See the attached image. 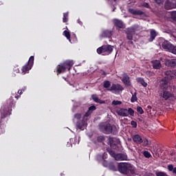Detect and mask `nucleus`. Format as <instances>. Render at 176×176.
<instances>
[{
    "label": "nucleus",
    "instance_id": "57",
    "mask_svg": "<svg viewBox=\"0 0 176 176\" xmlns=\"http://www.w3.org/2000/svg\"><path fill=\"white\" fill-rule=\"evenodd\" d=\"M65 80H67V78L65 77H63Z\"/></svg>",
    "mask_w": 176,
    "mask_h": 176
},
{
    "label": "nucleus",
    "instance_id": "49",
    "mask_svg": "<svg viewBox=\"0 0 176 176\" xmlns=\"http://www.w3.org/2000/svg\"><path fill=\"white\" fill-rule=\"evenodd\" d=\"M157 176H167V175H166L164 173L162 172H158L156 173Z\"/></svg>",
    "mask_w": 176,
    "mask_h": 176
},
{
    "label": "nucleus",
    "instance_id": "19",
    "mask_svg": "<svg viewBox=\"0 0 176 176\" xmlns=\"http://www.w3.org/2000/svg\"><path fill=\"white\" fill-rule=\"evenodd\" d=\"M151 63L153 64V69H160V68H162L160 60H154L151 61Z\"/></svg>",
    "mask_w": 176,
    "mask_h": 176
},
{
    "label": "nucleus",
    "instance_id": "31",
    "mask_svg": "<svg viewBox=\"0 0 176 176\" xmlns=\"http://www.w3.org/2000/svg\"><path fill=\"white\" fill-rule=\"evenodd\" d=\"M109 170H111V171H118V168H116V166L115 164H113V162H110L109 167Z\"/></svg>",
    "mask_w": 176,
    "mask_h": 176
},
{
    "label": "nucleus",
    "instance_id": "54",
    "mask_svg": "<svg viewBox=\"0 0 176 176\" xmlns=\"http://www.w3.org/2000/svg\"><path fill=\"white\" fill-rule=\"evenodd\" d=\"M18 94H20V96H21V94H23V91L19 90L18 91Z\"/></svg>",
    "mask_w": 176,
    "mask_h": 176
},
{
    "label": "nucleus",
    "instance_id": "56",
    "mask_svg": "<svg viewBox=\"0 0 176 176\" xmlns=\"http://www.w3.org/2000/svg\"><path fill=\"white\" fill-rule=\"evenodd\" d=\"M175 9H176V1L175 3Z\"/></svg>",
    "mask_w": 176,
    "mask_h": 176
},
{
    "label": "nucleus",
    "instance_id": "23",
    "mask_svg": "<svg viewBox=\"0 0 176 176\" xmlns=\"http://www.w3.org/2000/svg\"><path fill=\"white\" fill-rule=\"evenodd\" d=\"M166 65L175 68L176 67V59H169L166 60Z\"/></svg>",
    "mask_w": 176,
    "mask_h": 176
},
{
    "label": "nucleus",
    "instance_id": "58",
    "mask_svg": "<svg viewBox=\"0 0 176 176\" xmlns=\"http://www.w3.org/2000/svg\"><path fill=\"white\" fill-rule=\"evenodd\" d=\"M114 2H116V0H113Z\"/></svg>",
    "mask_w": 176,
    "mask_h": 176
},
{
    "label": "nucleus",
    "instance_id": "40",
    "mask_svg": "<svg viewBox=\"0 0 176 176\" xmlns=\"http://www.w3.org/2000/svg\"><path fill=\"white\" fill-rule=\"evenodd\" d=\"M127 112H128V116H129V115H130L131 116H134V110L133 109L129 108L127 110Z\"/></svg>",
    "mask_w": 176,
    "mask_h": 176
},
{
    "label": "nucleus",
    "instance_id": "16",
    "mask_svg": "<svg viewBox=\"0 0 176 176\" xmlns=\"http://www.w3.org/2000/svg\"><path fill=\"white\" fill-rule=\"evenodd\" d=\"M111 36H112V31L108 30H103L100 35V38H111Z\"/></svg>",
    "mask_w": 176,
    "mask_h": 176
},
{
    "label": "nucleus",
    "instance_id": "24",
    "mask_svg": "<svg viewBox=\"0 0 176 176\" xmlns=\"http://www.w3.org/2000/svg\"><path fill=\"white\" fill-rule=\"evenodd\" d=\"M113 23L118 28H124V23H123V21L116 19L113 20Z\"/></svg>",
    "mask_w": 176,
    "mask_h": 176
},
{
    "label": "nucleus",
    "instance_id": "1",
    "mask_svg": "<svg viewBox=\"0 0 176 176\" xmlns=\"http://www.w3.org/2000/svg\"><path fill=\"white\" fill-rule=\"evenodd\" d=\"M19 97L20 96H19L18 95L12 94V96L7 100L5 104L1 107L0 123H2L3 122V119L9 116V115L12 114V108L13 107V105H14L13 98H16V100H18Z\"/></svg>",
    "mask_w": 176,
    "mask_h": 176
},
{
    "label": "nucleus",
    "instance_id": "30",
    "mask_svg": "<svg viewBox=\"0 0 176 176\" xmlns=\"http://www.w3.org/2000/svg\"><path fill=\"white\" fill-rule=\"evenodd\" d=\"M107 152H109V155L112 157H114V159H116V153H115L114 151H113L112 149L111 148H108L107 150Z\"/></svg>",
    "mask_w": 176,
    "mask_h": 176
},
{
    "label": "nucleus",
    "instance_id": "37",
    "mask_svg": "<svg viewBox=\"0 0 176 176\" xmlns=\"http://www.w3.org/2000/svg\"><path fill=\"white\" fill-rule=\"evenodd\" d=\"M145 74L148 78H151V76H153V75H155V73L151 71H146Z\"/></svg>",
    "mask_w": 176,
    "mask_h": 176
},
{
    "label": "nucleus",
    "instance_id": "26",
    "mask_svg": "<svg viewBox=\"0 0 176 176\" xmlns=\"http://www.w3.org/2000/svg\"><path fill=\"white\" fill-rule=\"evenodd\" d=\"M136 82H138V83H140V85H142L143 87H146V86H148V83L145 82V80H144L143 78H141V77L137 78Z\"/></svg>",
    "mask_w": 176,
    "mask_h": 176
},
{
    "label": "nucleus",
    "instance_id": "47",
    "mask_svg": "<svg viewBox=\"0 0 176 176\" xmlns=\"http://www.w3.org/2000/svg\"><path fill=\"white\" fill-rule=\"evenodd\" d=\"M131 124L132 127H133V129H137V122L132 120L131 122Z\"/></svg>",
    "mask_w": 176,
    "mask_h": 176
},
{
    "label": "nucleus",
    "instance_id": "51",
    "mask_svg": "<svg viewBox=\"0 0 176 176\" xmlns=\"http://www.w3.org/2000/svg\"><path fill=\"white\" fill-rule=\"evenodd\" d=\"M102 156L103 157V159L105 160L108 157V154L107 153H104Z\"/></svg>",
    "mask_w": 176,
    "mask_h": 176
},
{
    "label": "nucleus",
    "instance_id": "32",
    "mask_svg": "<svg viewBox=\"0 0 176 176\" xmlns=\"http://www.w3.org/2000/svg\"><path fill=\"white\" fill-rule=\"evenodd\" d=\"M96 141L98 142H104V141H105V136L104 135H99L96 138Z\"/></svg>",
    "mask_w": 176,
    "mask_h": 176
},
{
    "label": "nucleus",
    "instance_id": "33",
    "mask_svg": "<svg viewBox=\"0 0 176 176\" xmlns=\"http://www.w3.org/2000/svg\"><path fill=\"white\" fill-rule=\"evenodd\" d=\"M63 22L68 23V12L63 13Z\"/></svg>",
    "mask_w": 176,
    "mask_h": 176
},
{
    "label": "nucleus",
    "instance_id": "11",
    "mask_svg": "<svg viewBox=\"0 0 176 176\" xmlns=\"http://www.w3.org/2000/svg\"><path fill=\"white\" fill-rule=\"evenodd\" d=\"M124 90V88H123L122 86L120 85V84H115L113 83L111 87L108 89V91H123Z\"/></svg>",
    "mask_w": 176,
    "mask_h": 176
},
{
    "label": "nucleus",
    "instance_id": "25",
    "mask_svg": "<svg viewBox=\"0 0 176 176\" xmlns=\"http://www.w3.org/2000/svg\"><path fill=\"white\" fill-rule=\"evenodd\" d=\"M91 98L95 102H98V104H105V101L98 98V96H97V95H92Z\"/></svg>",
    "mask_w": 176,
    "mask_h": 176
},
{
    "label": "nucleus",
    "instance_id": "12",
    "mask_svg": "<svg viewBox=\"0 0 176 176\" xmlns=\"http://www.w3.org/2000/svg\"><path fill=\"white\" fill-rule=\"evenodd\" d=\"M84 126H87V119L83 118L82 120H78L76 122V127L80 130H83Z\"/></svg>",
    "mask_w": 176,
    "mask_h": 176
},
{
    "label": "nucleus",
    "instance_id": "44",
    "mask_svg": "<svg viewBox=\"0 0 176 176\" xmlns=\"http://www.w3.org/2000/svg\"><path fill=\"white\" fill-rule=\"evenodd\" d=\"M102 166L104 167H109V163L108 162V161L103 160H102Z\"/></svg>",
    "mask_w": 176,
    "mask_h": 176
},
{
    "label": "nucleus",
    "instance_id": "22",
    "mask_svg": "<svg viewBox=\"0 0 176 176\" xmlns=\"http://www.w3.org/2000/svg\"><path fill=\"white\" fill-rule=\"evenodd\" d=\"M133 141L135 142V144H142V138L141 135L136 134L132 137Z\"/></svg>",
    "mask_w": 176,
    "mask_h": 176
},
{
    "label": "nucleus",
    "instance_id": "27",
    "mask_svg": "<svg viewBox=\"0 0 176 176\" xmlns=\"http://www.w3.org/2000/svg\"><path fill=\"white\" fill-rule=\"evenodd\" d=\"M63 35L65 36V38H67V39H68V41H69L71 43H72V41H72L71 39H72V37L71 38V33H69V32L65 30L63 32Z\"/></svg>",
    "mask_w": 176,
    "mask_h": 176
},
{
    "label": "nucleus",
    "instance_id": "28",
    "mask_svg": "<svg viewBox=\"0 0 176 176\" xmlns=\"http://www.w3.org/2000/svg\"><path fill=\"white\" fill-rule=\"evenodd\" d=\"M103 87L104 89H107V91L109 89H111V81L109 80H104L103 82Z\"/></svg>",
    "mask_w": 176,
    "mask_h": 176
},
{
    "label": "nucleus",
    "instance_id": "48",
    "mask_svg": "<svg viewBox=\"0 0 176 176\" xmlns=\"http://www.w3.org/2000/svg\"><path fill=\"white\" fill-rule=\"evenodd\" d=\"M155 3H157V5H162L163 2H164V0H154Z\"/></svg>",
    "mask_w": 176,
    "mask_h": 176
},
{
    "label": "nucleus",
    "instance_id": "8",
    "mask_svg": "<svg viewBox=\"0 0 176 176\" xmlns=\"http://www.w3.org/2000/svg\"><path fill=\"white\" fill-rule=\"evenodd\" d=\"M162 46L166 52H169L170 53H173V54H176V46L173 45L168 41H164Z\"/></svg>",
    "mask_w": 176,
    "mask_h": 176
},
{
    "label": "nucleus",
    "instance_id": "21",
    "mask_svg": "<svg viewBox=\"0 0 176 176\" xmlns=\"http://www.w3.org/2000/svg\"><path fill=\"white\" fill-rule=\"evenodd\" d=\"M157 36V32H156V30L152 29L150 31V38H148V42H153L155 41V38Z\"/></svg>",
    "mask_w": 176,
    "mask_h": 176
},
{
    "label": "nucleus",
    "instance_id": "52",
    "mask_svg": "<svg viewBox=\"0 0 176 176\" xmlns=\"http://www.w3.org/2000/svg\"><path fill=\"white\" fill-rule=\"evenodd\" d=\"M1 134H5V129L2 128L0 129V135H1Z\"/></svg>",
    "mask_w": 176,
    "mask_h": 176
},
{
    "label": "nucleus",
    "instance_id": "10",
    "mask_svg": "<svg viewBox=\"0 0 176 176\" xmlns=\"http://www.w3.org/2000/svg\"><path fill=\"white\" fill-rule=\"evenodd\" d=\"M121 80L124 86H126V87H130V86H131V80L130 79V76L129 74H127V73H124L122 74V78Z\"/></svg>",
    "mask_w": 176,
    "mask_h": 176
},
{
    "label": "nucleus",
    "instance_id": "53",
    "mask_svg": "<svg viewBox=\"0 0 176 176\" xmlns=\"http://www.w3.org/2000/svg\"><path fill=\"white\" fill-rule=\"evenodd\" d=\"M176 78V70H173V78Z\"/></svg>",
    "mask_w": 176,
    "mask_h": 176
},
{
    "label": "nucleus",
    "instance_id": "14",
    "mask_svg": "<svg viewBox=\"0 0 176 176\" xmlns=\"http://www.w3.org/2000/svg\"><path fill=\"white\" fill-rule=\"evenodd\" d=\"M129 12L131 13V14H133V16H144V14H145V13L141 11V10H134L133 8H129Z\"/></svg>",
    "mask_w": 176,
    "mask_h": 176
},
{
    "label": "nucleus",
    "instance_id": "42",
    "mask_svg": "<svg viewBox=\"0 0 176 176\" xmlns=\"http://www.w3.org/2000/svg\"><path fill=\"white\" fill-rule=\"evenodd\" d=\"M112 105H122V101L120 100H113Z\"/></svg>",
    "mask_w": 176,
    "mask_h": 176
},
{
    "label": "nucleus",
    "instance_id": "13",
    "mask_svg": "<svg viewBox=\"0 0 176 176\" xmlns=\"http://www.w3.org/2000/svg\"><path fill=\"white\" fill-rule=\"evenodd\" d=\"M164 74L166 75L165 78L162 79L164 80H171V79H174L173 70H167L164 72Z\"/></svg>",
    "mask_w": 176,
    "mask_h": 176
},
{
    "label": "nucleus",
    "instance_id": "9",
    "mask_svg": "<svg viewBox=\"0 0 176 176\" xmlns=\"http://www.w3.org/2000/svg\"><path fill=\"white\" fill-rule=\"evenodd\" d=\"M32 65H34V56H30L28 63L22 67V75H25V74H28L30 69L32 68Z\"/></svg>",
    "mask_w": 176,
    "mask_h": 176
},
{
    "label": "nucleus",
    "instance_id": "17",
    "mask_svg": "<svg viewBox=\"0 0 176 176\" xmlns=\"http://www.w3.org/2000/svg\"><path fill=\"white\" fill-rule=\"evenodd\" d=\"M117 114L119 116H123L124 118H126L129 116V111H127V109H120L117 111Z\"/></svg>",
    "mask_w": 176,
    "mask_h": 176
},
{
    "label": "nucleus",
    "instance_id": "55",
    "mask_svg": "<svg viewBox=\"0 0 176 176\" xmlns=\"http://www.w3.org/2000/svg\"><path fill=\"white\" fill-rule=\"evenodd\" d=\"M74 41H76V34H74Z\"/></svg>",
    "mask_w": 176,
    "mask_h": 176
},
{
    "label": "nucleus",
    "instance_id": "36",
    "mask_svg": "<svg viewBox=\"0 0 176 176\" xmlns=\"http://www.w3.org/2000/svg\"><path fill=\"white\" fill-rule=\"evenodd\" d=\"M113 142H115L113 138H109L108 142H107L108 145H110L111 146L112 144H114Z\"/></svg>",
    "mask_w": 176,
    "mask_h": 176
},
{
    "label": "nucleus",
    "instance_id": "59",
    "mask_svg": "<svg viewBox=\"0 0 176 176\" xmlns=\"http://www.w3.org/2000/svg\"><path fill=\"white\" fill-rule=\"evenodd\" d=\"M131 43L133 44V41H131Z\"/></svg>",
    "mask_w": 176,
    "mask_h": 176
},
{
    "label": "nucleus",
    "instance_id": "39",
    "mask_svg": "<svg viewBox=\"0 0 176 176\" xmlns=\"http://www.w3.org/2000/svg\"><path fill=\"white\" fill-rule=\"evenodd\" d=\"M142 143H143V146H148L149 145V141H148V139L144 138L142 139Z\"/></svg>",
    "mask_w": 176,
    "mask_h": 176
},
{
    "label": "nucleus",
    "instance_id": "3",
    "mask_svg": "<svg viewBox=\"0 0 176 176\" xmlns=\"http://www.w3.org/2000/svg\"><path fill=\"white\" fill-rule=\"evenodd\" d=\"M118 170L123 175H135V167L129 162L119 163Z\"/></svg>",
    "mask_w": 176,
    "mask_h": 176
},
{
    "label": "nucleus",
    "instance_id": "43",
    "mask_svg": "<svg viewBox=\"0 0 176 176\" xmlns=\"http://www.w3.org/2000/svg\"><path fill=\"white\" fill-rule=\"evenodd\" d=\"M137 112H138V113H140V115H142L144 113V109H142V107L138 106L137 107Z\"/></svg>",
    "mask_w": 176,
    "mask_h": 176
},
{
    "label": "nucleus",
    "instance_id": "41",
    "mask_svg": "<svg viewBox=\"0 0 176 176\" xmlns=\"http://www.w3.org/2000/svg\"><path fill=\"white\" fill-rule=\"evenodd\" d=\"M110 147L112 148V149H115V151H119V146H118V144H113L110 146Z\"/></svg>",
    "mask_w": 176,
    "mask_h": 176
},
{
    "label": "nucleus",
    "instance_id": "35",
    "mask_svg": "<svg viewBox=\"0 0 176 176\" xmlns=\"http://www.w3.org/2000/svg\"><path fill=\"white\" fill-rule=\"evenodd\" d=\"M170 19L174 21H176V11L170 12Z\"/></svg>",
    "mask_w": 176,
    "mask_h": 176
},
{
    "label": "nucleus",
    "instance_id": "34",
    "mask_svg": "<svg viewBox=\"0 0 176 176\" xmlns=\"http://www.w3.org/2000/svg\"><path fill=\"white\" fill-rule=\"evenodd\" d=\"M138 100V98H137V92H135L134 94L132 95V97L131 98V102H135Z\"/></svg>",
    "mask_w": 176,
    "mask_h": 176
},
{
    "label": "nucleus",
    "instance_id": "46",
    "mask_svg": "<svg viewBox=\"0 0 176 176\" xmlns=\"http://www.w3.org/2000/svg\"><path fill=\"white\" fill-rule=\"evenodd\" d=\"M96 159L98 162H101V161H103L104 160V157H102V155H98L97 157H96Z\"/></svg>",
    "mask_w": 176,
    "mask_h": 176
},
{
    "label": "nucleus",
    "instance_id": "50",
    "mask_svg": "<svg viewBox=\"0 0 176 176\" xmlns=\"http://www.w3.org/2000/svg\"><path fill=\"white\" fill-rule=\"evenodd\" d=\"M142 6L143 8H146V9H149V3H143Z\"/></svg>",
    "mask_w": 176,
    "mask_h": 176
},
{
    "label": "nucleus",
    "instance_id": "45",
    "mask_svg": "<svg viewBox=\"0 0 176 176\" xmlns=\"http://www.w3.org/2000/svg\"><path fill=\"white\" fill-rule=\"evenodd\" d=\"M75 119H77V120H80V118H82V114L80 113H76L74 115Z\"/></svg>",
    "mask_w": 176,
    "mask_h": 176
},
{
    "label": "nucleus",
    "instance_id": "6",
    "mask_svg": "<svg viewBox=\"0 0 176 176\" xmlns=\"http://www.w3.org/2000/svg\"><path fill=\"white\" fill-rule=\"evenodd\" d=\"M113 52V46L111 45H104L97 49L98 54L102 56H109Z\"/></svg>",
    "mask_w": 176,
    "mask_h": 176
},
{
    "label": "nucleus",
    "instance_id": "18",
    "mask_svg": "<svg viewBox=\"0 0 176 176\" xmlns=\"http://www.w3.org/2000/svg\"><path fill=\"white\" fill-rule=\"evenodd\" d=\"M96 109H97V107H96V106L89 107V109L87 110V111L84 115V117H83L84 119H86V118H89V116H90V115H91V113H93V111H96Z\"/></svg>",
    "mask_w": 176,
    "mask_h": 176
},
{
    "label": "nucleus",
    "instance_id": "20",
    "mask_svg": "<svg viewBox=\"0 0 176 176\" xmlns=\"http://www.w3.org/2000/svg\"><path fill=\"white\" fill-rule=\"evenodd\" d=\"M116 160H117V161L127 160V154H126V153H117V155L116 157Z\"/></svg>",
    "mask_w": 176,
    "mask_h": 176
},
{
    "label": "nucleus",
    "instance_id": "4",
    "mask_svg": "<svg viewBox=\"0 0 176 176\" xmlns=\"http://www.w3.org/2000/svg\"><path fill=\"white\" fill-rule=\"evenodd\" d=\"M99 130L104 134H113L116 135L118 134V130L116 126L111 125L108 122H102L99 124Z\"/></svg>",
    "mask_w": 176,
    "mask_h": 176
},
{
    "label": "nucleus",
    "instance_id": "38",
    "mask_svg": "<svg viewBox=\"0 0 176 176\" xmlns=\"http://www.w3.org/2000/svg\"><path fill=\"white\" fill-rule=\"evenodd\" d=\"M143 155L144 157H146L147 159H149V157H151V153H149L147 151H144V152L143 153Z\"/></svg>",
    "mask_w": 176,
    "mask_h": 176
},
{
    "label": "nucleus",
    "instance_id": "5",
    "mask_svg": "<svg viewBox=\"0 0 176 176\" xmlns=\"http://www.w3.org/2000/svg\"><path fill=\"white\" fill-rule=\"evenodd\" d=\"M74 66V60H67L63 63L59 64L56 67V74L60 75V74H64L67 71H71V68Z\"/></svg>",
    "mask_w": 176,
    "mask_h": 176
},
{
    "label": "nucleus",
    "instance_id": "7",
    "mask_svg": "<svg viewBox=\"0 0 176 176\" xmlns=\"http://www.w3.org/2000/svg\"><path fill=\"white\" fill-rule=\"evenodd\" d=\"M141 30L140 25H133V26L128 28L125 30V34H126V38L129 41H133V35H135L137 31Z\"/></svg>",
    "mask_w": 176,
    "mask_h": 176
},
{
    "label": "nucleus",
    "instance_id": "15",
    "mask_svg": "<svg viewBox=\"0 0 176 176\" xmlns=\"http://www.w3.org/2000/svg\"><path fill=\"white\" fill-rule=\"evenodd\" d=\"M164 8L166 10H171V9H175V3L167 0L164 4Z\"/></svg>",
    "mask_w": 176,
    "mask_h": 176
},
{
    "label": "nucleus",
    "instance_id": "2",
    "mask_svg": "<svg viewBox=\"0 0 176 176\" xmlns=\"http://www.w3.org/2000/svg\"><path fill=\"white\" fill-rule=\"evenodd\" d=\"M160 89L159 94L163 100H165V101H167V100H169V98H171V97L174 96V94L170 91V90H171V87H170L168 80H162Z\"/></svg>",
    "mask_w": 176,
    "mask_h": 176
},
{
    "label": "nucleus",
    "instance_id": "29",
    "mask_svg": "<svg viewBox=\"0 0 176 176\" xmlns=\"http://www.w3.org/2000/svg\"><path fill=\"white\" fill-rule=\"evenodd\" d=\"M168 171H172L173 174L176 175V167L174 168V166L173 164H170L168 166Z\"/></svg>",
    "mask_w": 176,
    "mask_h": 176
}]
</instances>
